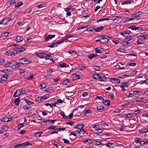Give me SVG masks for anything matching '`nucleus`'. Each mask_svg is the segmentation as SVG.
I'll use <instances>...</instances> for the list:
<instances>
[{
	"instance_id": "47",
	"label": "nucleus",
	"mask_w": 148,
	"mask_h": 148,
	"mask_svg": "<svg viewBox=\"0 0 148 148\" xmlns=\"http://www.w3.org/2000/svg\"><path fill=\"white\" fill-rule=\"evenodd\" d=\"M111 18L110 19V20H112L113 21H115L116 19H118L119 18V16H114L111 17Z\"/></svg>"
},
{
	"instance_id": "36",
	"label": "nucleus",
	"mask_w": 148,
	"mask_h": 148,
	"mask_svg": "<svg viewBox=\"0 0 148 148\" xmlns=\"http://www.w3.org/2000/svg\"><path fill=\"white\" fill-rule=\"evenodd\" d=\"M133 115H134L132 114H126L125 115L124 117L126 118H129L132 117Z\"/></svg>"
},
{
	"instance_id": "23",
	"label": "nucleus",
	"mask_w": 148,
	"mask_h": 148,
	"mask_svg": "<svg viewBox=\"0 0 148 148\" xmlns=\"http://www.w3.org/2000/svg\"><path fill=\"white\" fill-rule=\"evenodd\" d=\"M139 37L141 39H142L143 40L148 38V36L146 34L139 36Z\"/></svg>"
},
{
	"instance_id": "29",
	"label": "nucleus",
	"mask_w": 148,
	"mask_h": 148,
	"mask_svg": "<svg viewBox=\"0 0 148 148\" xmlns=\"http://www.w3.org/2000/svg\"><path fill=\"white\" fill-rule=\"evenodd\" d=\"M137 43L139 45L143 44L144 43V41L140 38L137 39Z\"/></svg>"
},
{
	"instance_id": "41",
	"label": "nucleus",
	"mask_w": 148,
	"mask_h": 148,
	"mask_svg": "<svg viewBox=\"0 0 148 148\" xmlns=\"http://www.w3.org/2000/svg\"><path fill=\"white\" fill-rule=\"evenodd\" d=\"M103 103L106 105L108 106L110 105V101L109 100H105L103 101Z\"/></svg>"
},
{
	"instance_id": "16",
	"label": "nucleus",
	"mask_w": 148,
	"mask_h": 148,
	"mask_svg": "<svg viewBox=\"0 0 148 148\" xmlns=\"http://www.w3.org/2000/svg\"><path fill=\"white\" fill-rule=\"evenodd\" d=\"M10 67L13 69H14L15 62L14 61H12L11 62H9Z\"/></svg>"
},
{
	"instance_id": "6",
	"label": "nucleus",
	"mask_w": 148,
	"mask_h": 148,
	"mask_svg": "<svg viewBox=\"0 0 148 148\" xmlns=\"http://www.w3.org/2000/svg\"><path fill=\"white\" fill-rule=\"evenodd\" d=\"M23 91V88L17 90L16 92H14L13 95V97H17L21 95Z\"/></svg>"
},
{
	"instance_id": "63",
	"label": "nucleus",
	"mask_w": 148,
	"mask_h": 148,
	"mask_svg": "<svg viewBox=\"0 0 148 148\" xmlns=\"http://www.w3.org/2000/svg\"><path fill=\"white\" fill-rule=\"evenodd\" d=\"M42 133V132H38L36 133V135L37 137H40L41 136Z\"/></svg>"
},
{
	"instance_id": "21",
	"label": "nucleus",
	"mask_w": 148,
	"mask_h": 148,
	"mask_svg": "<svg viewBox=\"0 0 148 148\" xmlns=\"http://www.w3.org/2000/svg\"><path fill=\"white\" fill-rule=\"evenodd\" d=\"M84 127V125L83 124H82L80 125H78L75 127V128L76 129L78 128L80 130L82 129V128Z\"/></svg>"
},
{
	"instance_id": "13",
	"label": "nucleus",
	"mask_w": 148,
	"mask_h": 148,
	"mask_svg": "<svg viewBox=\"0 0 148 148\" xmlns=\"http://www.w3.org/2000/svg\"><path fill=\"white\" fill-rule=\"evenodd\" d=\"M104 26H101L97 28L94 29L95 32H99L101 31L104 28Z\"/></svg>"
},
{
	"instance_id": "50",
	"label": "nucleus",
	"mask_w": 148,
	"mask_h": 148,
	"mask_svg": "<svg viewBox=\"0 0 148 148\" xmlns=\"http://www.w3.org/2000/svg\"><path fill=\"white\" fill-rule=\"evenodd\" d=\"M86 68V66L81 65V66L79 67V69L80 71H83Z\"/></svg>"
},
{
	"instance_id": "46",
	"label": "nucleus",
	"mask_w": 148,
	"mask_h": 148,
	"mask_svg": "<svg viewBox=\"0 0 148 148\" xmlns=\"http://www.w3.org/2000/svg\"><path fill=\"white\" fill-rule=\"evenodd\" d=\"M9 32H6L3 33L2 35L1 36V38H4V37H6L9 34Z\"/></svg>"
},
{
	"instance_id": "54",
	"label": "nucleus",
	"mask_w": 148,
	"mask_h": 148,
	"mask_svg": "<svg viewBox=\"0 0 148 148\" xmlns=\"http://www.w3.org/2000/svg\"><path fill=\"white\" fill-rule=\"evenodd\" d=\"M122 86L124 87H128V82H124L122 83Z\"/></svg>"
},
{
	"instance_id": "31",
	"label": "nucleus",
	"mask_w": 148,
	"mask_h": 148,
	"mask_svg": "<svg viewBox=\"0 0 148 148\" xmlns=\"http://www.w3.org/2000/svg\"><path fill=\"white\" fill-rule=\"evenodd\" d=\"M121 44L122 45L123 47H125L127 45H128L129 44L130 45V43L129 42L126 41H122L121 43Z\"/></svg>"
},
{
	"instance_id": "48",
	"label": "nucleus",
	"mask_w": 148,
	"mask_h": 148,
	"mask_svg": "<svg viewBox=\"0 0 148 148\" xmlns=\"http://www.w3.org/2000/svg\"><path fill=\"white\" fill-rule=\"evenodd\" d=\"M96 52L97 53H102V51L100 49L97 48L95 49Z\"/></svg>"
},
{
	"instance_id": "58",
	"label": "nucleus",
	"mask_w": 148,
	"mask_h": 148,
	"mask_svg": "<svg viewBox=\"0 0 148 148\" xmlns=\"http://www.w3.org/2000/svg\"><path fill=\"white\" fill-rule=\"evenodd\" d=\"M62 140L64 141V143L65 144H69V141L65 139H62Z\"/></svg>"
},
{
	"instance_id": "57",
	"label": "nucleus",
	"mask_w": 148,
	"mask_h": 148,
	"mask_svg": "<svg viewBox=\"0 0 148 148\" xmlns=\"http://www.w3.org/2000/svg\"><path fill=\"white\" fill-rule=\"evenodd\" d=\"M52 90H53L52 88L51 87H49L47 88L46 89L45 91L46 92H49Z\"/></svg>"
},
{
	"instance_id": "33",
	"label": "nucleus",
	"mask_w": 148,
	"mask_h": 148,
	"mask_svg": "<svg viewBox=\"0 0 148 148\" xmlns=\"http://www.w3.org/2000/svg\"><path fill=\"white\" fill-rule=\"evenodd\" d=\"M21 64L20 62H15L14 69H18L21 65Z\"/></svg>"
},
{
	"instance_id": "59",
	"label": "nucleus",
	"mask_w": 148,
	"mask_h": 148,
	"mask_svg": "<svg viewBox=\"0 0 148 148\" xmlns=\"http://www.w3.org/2000/svg\"><path fill=\"white\" fill-rule=\"evenodd\" d=\"M96 132L97 133H100L102 132L103 131L101 129L98 128L96 129Z\"/></svg>"
},
{
	"instance_id": "24",
	"label": "nucleus",
	"mask_w": 148,
	"mask_h": 148,
	"mask_svg": "<svg viewBox=\"0 0 148 148\" xmlns=\"http://www.w3.org/2000/svg\"><path fill=\"white\" fill-rule=\"evenodd\" d=\"M65 40L64 39H62L60 41H58L55 43H54L55 47H56L58 44H59L63 42Z\"/></svg>"
},
{
	"instance_id": "55",
	"label": "nucleus",
	"mask_w": 148,
	"mask_h": 148,
	"mask_svg": "<svg viewBox=\"0 0 148 148\" xmlns=\"http://www.w3.org/2000/svg\"><path fill=\"white\" fill-rule=\"evenodd\" d=\"M104 36V38H102V40H104L105 42L108 41L109 40L108 38H109V36Z\"/></svg>"
},
{
	"instance_id": "4",
	"label": "nucleus",
	"mask_w": 148,
	"mask_h": 148,
	"mask_svg": "<svg viewBox=\"0 0 148 148\" xmlns=\"http://www.w3.org/2000/svg\"><path fill=\"white\" fill-rule=\"evenodd\" d=\"M11 20V19L9 17L5 18L0 22V24H6L8 23V22L10 21Z\"/></svg>"
},
{
	"instance_id": "19",
	"label": "nucleus",
	"mask_w": 148,
	"mask_h": 148,
	"mask_svg": "<svg viewBox=\"0 0 148 148\" xmlns=\"http://www.w3.org/2000/svg\"><path fill=\"white\" fill-rule=\"evenodd\" d=\"M107 80V78L105 76L103 75L101 77L100 76V77L99 78V81H100L106 82Z\"/></svg>"
},
{
	"instance_id": "15",
	"label": "nucleus",
	"mask_w": 148,
	"mask_h": 148,
	"mask_svg": "<svg viewBox=\"0 0 148 148\" xmlns=\"http://www.w3.org/2000/svg\"><path fill=\"white\" fill-rule=\"evenodd\" d=\"M23 40V38L21 36H18L16 38L15 40L18 42L22 41Z\"/></svg>"
},
{
	"instance_id": "62",
	"label": "nucleus",
	"mask_w": 148,
	"mask_h": 148,
	"mask_svg": "<svg viewBox=\"0 0 148 148\" xmlns=\"http://www.w3.org/2000/svg\"><path fill=\"white\" fill-rule=\"evenodd\" d=\"M66 66V64L65 63H63L62 64H60L59 65V67L61 68H63Z\"/></svg>"
},
{
	"instance_id": "8",
	"label": "nucleus",
	"mask_w": 148,
	"mask_h": 148,
	"mask_svg": "<svg viewBox=\"0 0 148 148\" xmlns=\"http://www.w3.org/2000/svg\"><path fill=\"white\" fill-rule=\"evenodd\" d=\"M97 111L98 112H102L104 110V106H102L98 105L97 108Z\"/></svg>"
},
{
	"instance_id": "52",
	"label": "nucleus",
	"mask_w": 148,
	"mask_h": 148,
	"mask_svg": "<svg viewBox=\"0 0 148 148\" xmlns=\"http://www.w3.org/2000/svg\"><path fill=\"white\" fill-rule=\"evenodd\" d=\"M93 68L95 70L97 71H98L100 70V67L97 66H94L93 67Z\"/></svg>"
},
{
	"instance_id": "1",
	"label": "nucleus",
	"mask_w": 148,
	"mask_h": 148,
	"mask_svg": "<svg viewBox=\"0 0 148 148\" xmlns=\"http://www.w3.org/2000/svg\"><path fill=\"white\" fill-rule=\"evenodd\" d=\"M143 12H138L135 14L131 16V17L132 18V20H138L140 18V16L142 14Z\"/></svg>"
},
{
	"instance_id": "7",
	"label": "nucleus",
	"mask_w": 148,
	"mask_h": 148,
	"mask_svg": "<svg viewBox=\"0 0 148 148\" xmlns=\"http://www.w3.org/2000/svg\"><path fill=\"white\" fill-rule=\"evenodd\" d=\"M26 50V49L23 47H21L20 48H16V50H14L16 51V54H17L18 52H24Z\"/></svg>"
},
{
	"instance_id": "37",
	"label": "nucleus",
	"mask_w": 148,
	"mask_h": 148,
	"mask_svg": "<svg viewBox=\"0 0 148 148\" xmlns=\"http://www.w3.org/2000/svg\"><path fill=\"white\" fill-rule=\"evenodd\" d=\"M24 100L25 102L29 105H30L31 104L33 103V102L32 101H30L29 100L27 99H24Z\"/></svg>"
},
{
	"instance_id": "51",
	"label": "nucleus",
	"mask_w": 148,
	"mask_h": 148,
	"mask_svg": "<svg viewBox=\"0 0 148 148\" xmlns=\"http://www.w3.org/2000/svg\"><path fill=\"white\" fill-rule=\"evenodd\" d=\"M86 132V131L83 129L80 130L79 131H78V133L80 134H84Z\"/></svg>"
},
{
	"instance_id": "5",
	"label": "nucleus",
	"mask_w": 148,
	"mask_h": 148,
	"mask_svg": "<svg viewBox=\"0 0 148 148\" xmlns=\"http://www.w3.org/2000/svg\"><path fill=\"white\" fill-rule=\"evenodd\" d=\"M110 81L114 84H119L121 82L120 80L118 78H111L110 79Z\"/></svg>"
},
{
	"instance_id": "2",
	"label": "nucleus",
	"mask_w": 148,
	"mask_h": 148,
	"mask_svg": "<svg viewBox=\"0 0 148 148\" xmlns=\"http://www.w3.org/2000/svg\"><path fill=\"white\" fill-rule=\"evenodd\" d=\"M8 77L7 74L3 75L0 79V83H4L7 81Z\"/></svg>"
},
{
	"instance_id": "38",
	"label": "nucleus",
	"mask_w": 148,
	"mask_h": 148,
	"mask_svg": "<svg viewBox=\"0 0 148 148\" xmlns=\"http://www.w3.org/2000/svg\"><path fill=\"white\" fill-rule=\"evenodd\" d=\"M93 78L95 79H99L100 76L98 74H94L93 75Z\"/></svg>"
},
{
	"instance_id": "9",
	"label": "nucleus",
	"mask_w": 148,
	"mask_h": 148,
	"mask_svg": "<svg viewBox=\"0 0 148 148\" xmlns=\"http://www.w3.org/2000/svg\"><path fill=\"white\" fill-rule=\"evenodd\" d=\"M148 131V129L145 128H143L142 129L138 130L139 132L141 134L147 133Z\"/></svg>"
},
{
	"instance_id": "39",
	"label": "nucleus",
	"mask_w": 148,
	"mask_h": 148,
	"mask_svg": "<svg viewBox=\"0 0 148 148\" xmlns=\"http://www.w3.org/2000/svg\"><path fill=\"white\" fill-rule=\"evenodd\" d=\"M44 53H37L36 55V56L40 58H43V55Z\"/></svg>"
},
{
	"instance_id": "18",
	"label": "nucleus",
	"mask_w": 148,
	"mask_h": 148,
	"mask_svg": "<svg viewBox=\"0 0 148 148\" xmlns=\"http://www.w3.org/2000/svg\"><path fill=\"white\" fill-rule=\"evenodd\" d=\"M148 145V140H146L145 141H143L141 143V146L143 147H145Z\"/></svg>"
},
{
	"instance_id": "17",
	"label": "nucleus",
	"mask_w": 148,
	"mask_h": 148,
	"mask_svg": "<svg viewBox=\"0 0 148 148\" xmlns=\"http://www.w3.org/2000/svg\"><path fill=\"white\" fill-rule=\"evenodd\" d=\"M123 22L124 23H126L128 22L129 21L133 20L132 18H129L128 17L124 19H123L122 20Z\"/></svg>"
},
{
	"instance_id": "14",
	"label": "nucleus",
	"mask_w": 148,
	"mask_h": 148,
	"mask_svg": "<svg viewBox=\"0 0 148 148\" xmlns=\"http://www.w3.org/2000/svg\"><path fill=\"white\" fill-rule=\"evenodd\" d=\"M83 143L87 145H90L92 144V141L90 139H86L84 141Z\"/></svg>"
},
{
	"instance_id": "25",
	"label": "nucleus",
	"mask_w": 148,
	"mask_h": 148,
	"mask_svg": "<svg viewBox=\"0 0 148 148\" xmlns=\"http://www.w3.org/2000/svg\"><path fill=\"white\" fill-rule=\"evenodd\" d=\"M0 120L3 122H8L9 121V120L8 119V117L7 116H4L2 119H0Z\"/></svg>"
},
{
	"instance_id": "3",
	"label": "nucleus",
	"mask_w": 148,
	"mask_h": 148,
	"mask_svg": "<svg viewBox=\"0 0 148 148\" xmlns=\"http://www.w3.org/2000/svg\"><path fill=\"white\" fill-rule=\"evenodd\" d=\"M19 61L22 64H28L30 63V62L26 58L20 59Z\"/></svg>"
},
{
	"instance_id": "27",
	"label": "nucleus",
	"mask_w": 148,
	"mask_h": 148,
	"mask_svg": "<svg viewBox=\"0 0 148 148\" xmlns=\"http://www.w3.org/2000/svg\"><path fill=\"white\" fill-rule=\"evenodd\" d=\"M144 97H138L136 99V101L137 102H142L144 101Z\"/></svg>"
},
{
	"instance_id": "45",
	"label": "nucleus",
	"mask_w": 148,
	"mask_h": 148,
	"mask_svg": "<svg viewBox=\"0 0 148 148\" xmlns=\"http://www.w3.org/2000/svg\"><path fill=\"white\" fill-rule=\"evenodd\" d=\"M23 4V3L21 1L19 2L15 5V7H20Z\"/></svg>"
},
{
	"instance_id": "22",
	"label": "nucleus",
	"mask_w": 148,
	"mask_h": 148,
	"mask_svg": "<svg viewBox=\"0 0 148 148\" xmlns=\"http://www.w3.org/2000/svg\"><path fill=\"white\" fill-rule=\"evenodd\" d=\"M133 0H127L121 3V5H128L132 3Z\"/></svg>"
},
{
	"instance_id": "26",
	"label": "nucleus",
	"mask_w": 148,
	"mask_h": 148,
	"mask_svg": "<svg viewBox=\"0 0 148 148\" xmlns=\"http://www.w3.org/2000/svg\"><path fill=\"white\" fill-rule=\"evenodd\" d=\"M47 86V85L45 83H42L40 86L39 88L40 89H42L45 88Z\"/></svg>"
},
{
	"instance_id": "61",
	"label": "nucleus",
	"mask_w": 148,
	"mask_h": 148,
	"mask_svg": "<svg viewBox=\"0 0 148 148\" xmlns=\"http://www.w3.org/2000/svg\"><path fill=\"white\" fill-rule=\"evenodd\" d=\"M136 26H131L129 27L128 28L129 29H131L132 30H136Z\"/></svg>"
},
{
	"instance_id": "10",
	"label": "nucleus",
	"mask_w": 148,
	"mask_h": 148,
	"mask_svg": "<svg viewBox=\"0 0 148 148\" xmlns=\"http://www.w3.org/2000/svg\"><path fill=\"white\" fill-rule=\"evenodd\" d=\"M29 145H32L28 141H26V142L21 144L22 147L23 148H26Z\"/></svg>"
},
{
	"instance_id": "20",
	"label": "nucleus",
	"mask_w": 148,
	"mask_h": 148,
	"mask_svg": "<svg viewBox=\"0 0 148 148\" xmlns=\"http://www.w3.org/2000/svg\"><path fill=\"white\" fill-rule=\"evenodd\" d=\"M15 52H13L10 50H9L6 52V55L9 56H12V54L15 55L16 54Z\"/></svg>"
},
{
	"instance_id": "34",
	"label": "nucleus",
	"mask_w": 148,
	"mask_h": 148,
	"mask_svg": "<svg viewBox=\"0 0 148 148\" xmlns=\"http://www.w3.org/2000/svg\"><path fill=\"white\" fill-rule=\"evenodd\" d=\"M97 56V55L95 53H92L89 55L88 57L89 59H91Z\"/></svg>"
},
{
	"instance_id": "60",
	"label": "nucleus",
	"mask_w": 148,
	"mask_h": 148,
	"mask_svg": "<svg viewBox=\"0 0 148 148\" xmlns=\"http://www.w3.org/2000/svg\"><path fill=\"white\" fill-rule=\"evenodd\" d=\"M143 29L141 27L136 26V30H137L138 32H140Z\"/></svg>"
},
{
	"instance_id": "43",
	"label": "nucleus",
	"mask_w": 148,
	"mask_h": 148,
	"mask_svg": "<svg viewBox=\"0 0 148 148\" xmlns=\"http://www.w3.org/2000/svg\"><path fill=\"white\" fill-rule=\"evenodd\" d=\"M69 82V79H67L63 80L62 82V84L64 85H67V84Z\"/></svg>"
},
{
	"instance_id": "40",
	"label": "nucleus",
	"mask_w": 148,
	"mask_h": 148,
	"mask_svg": "<svg viewBox=\"0 0 148 148\" xmlns=\"http://www.w3.org/2000/svg\"><path fill=\"white\" fill-rule=\"evenodd\" d=\"M88 27V25H85L84 26H82L80 27H78L77 29V30H80L82 29L86 28Z\"/></svg>"
},
{
	"instance_id": "42",
	"label": "nucleus",
	"mask_w": 148,
	"mask_h": 148,
	"mask_svg": "<svg viewBox=\"0 0 148 148\" xmlns=\"http://www.w3.org/2000/svg\"><path fill=\"white\" fill-rule=\"evenodd\" d=\"M20 98H17L14 101V103L16 105V106H17L18 105H19V102H20Z\"/></svg>"
},
{
	"instance_id": "64",
	"label": "nucleus",
	"mask_w": 148,
	"mask_h": 148,
	"mask_svg": "<svg viewBox=\"0 0 148 148\" xmlns=\"http://www.w3.org/2000/svg\"><path fill=\"white\" fill-rule=\"evenodd\" d=\"M21 146V144H18L15 145L14 148H20Z\"/></svg>"
},
{
	"instance_id": "56",
	"label": "nucleus",
	"mask_w": 148,
	"mask_h": 148,
	"mask_svg": "<svg viewBox=\"0 0 148 148\" xmlns=\"http://www.w3.org/2000/svg\"><path fill=\"white\" fill-rule=\"evenodd\" d=\"M126 38L125 39L127 41H129L132 39L133 38V37L132 36H128L127 37H126Z\"/></svg>"
},
{
	"instance_id": "30",
	"label": "nucleus",
	"mask_w": 148,
	"mask_h": 148,
	"mask_svg": "<svg viewBox=\"0 0 148 148\" xmlns=\"http://www.w3.org/2000/svg\"><path fill=\"white\" fill-rule=\"evenodd\" d=\"M120 34L121 35L126 37L130 35L129 33L126 32H121L120 33Z\"/></svg>"
},
{
	"instance_id": "28",
	"label": "nucleus",
	"mask_w": 148,
	"mask_h": 148,
	"mask_svg": "<svg viewBox=\"0 0 148 148\" xmlns=\"http://www.w3.org/2000/svg\"><path fill=\"white\" fill-rule=\"evenodd\" d=\"M142 141H141V139L138 138H136L134 139V142L136 143H140L141 145V143Z\"/></svg>"
},
{
	"instance_id": "53",
	"label": "nucleus",
	"mask_w": 148,
	"mask_h": 148,
	"mask_svg": "<svg viewBox=\"0 0 148 148\" xmlns=\"http://www.w3.org/2000/svg\"><path fill=\"white\" fill-rule=\"evenodd\" d=\"M94 27V26L93 27H89L87 28V31H92L95 28Z\"/></svg>"
},
{
	"instance_id": "44",
	"label": "nucleus",
	"mask_w": 148,
	"mask_h": 148,
	"mask_svg": "<svg viewBox=\"0 0 148 148\" xmlns=\"http://www.w3.org/2000/svg\"><path fill=\"white\" fill-rule=\"evenodd\" d=\"M40 97V102H41L43 100L47 99V98L45 96H43L42 97Z\"/></svg>"
},
{
	"instance_id": "35",
	"label": "nucleus",
	"mask_w": 148,
	"mask_h": 148,
	"mask_svg": "<svg viewBox=\"0 0 148 148\" xmlns=\"http://www.w3.org/2000/svg\"><path fill=\"white\" fill-rule=\"evenodd\" d=\"M106 146L110 148H113L114 146V144L113 143H108L106 145Z\"/></svg>"
},
{
	"instance_id": "12",
	"label": "nucleus",
	"mask_w": 148,
	"mask_h": 148,
	"mask_svg": "<svg viewBox=\"0 0 148 148\" xmlns=\"http://www.w3.org/2000/svg\"><path fill=\"white\" fill-rule=\"evenodd\" d=\"M55 36V35H49L48 36V37L45 38V40L46 41H47L49 39H51V38H54Z\"/></svg>"
},
{
	"instance_id": "49",
	"label": "nucleus",
	"mask_w": 148,
	"mask_h": 148,
	"mask_svg": "<svg viewBox=\"0 0 148 148\" xmlns=\"http://www.w3.org/2000/svg\"><path fill=\"white\" fill-rule=\"evenodd\" d=\"M24 124L23 123H21L18 125V129L17 130H19L21 128L24 127Z\"/></svg>"
},
{
	"instance_id": "11",
	"label": "nucleus",
	"mask_w": 148,
	"mask_h": 148,
	"mask_svg": "<svg viewBox=\"0 0 148 148\" xmlns=\"http://www.w3.org/2000/svg\"><path fill=\"white\" fill-rule=\"evenodd\" d=\"M43 56V58H44L46 60L49 59L51 60L50 58H51V56L50 55L46 54L45 53H44Z\"/></svg>"
},
{
	"instance_id": "32",
	"label": "nucleus",
	"mask_w": 148,
	"mask_h": 148,
	"mask_svg": "<svg viewBox=\"0 0 148 148\" xmlns=\"http://www.w3.org/2000/svg\"><path fill=\"white\" fill-rule=\"evenodd\" d=\"M68 53L73 56H75L77 54V52L75 51L72 50L69 51Z\"/></svg>"
}]
</instances>
